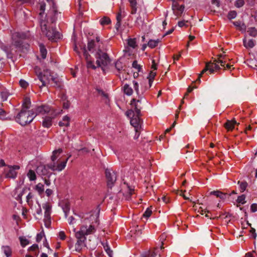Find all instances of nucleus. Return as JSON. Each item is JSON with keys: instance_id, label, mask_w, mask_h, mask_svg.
<instances>
[{"instance_id": "6", "label": "nucleus", "mask_w": 257, "mask_h": 257, "mask_svg": "<svg viewBox=\"0 0 257 257\" xmlns=\"http://www.w3.org/2000/svg\"><path fill=\"white\" fill-rule=\"evenodd\" d=\"M7 167L8 168H5L4 171L5 177L9 179H15L17 176L16 171L20 169V166L18 165H8Z\"/></svg>"}, {"instance_id": "44", "label": "nucleus", "mask_w": 257, "mask_h": 257, "mask_svg": "<svg viewBox=\"0 0 257 257\" xmlns=\"http://www.w3.org/2000/svg\"><path fill=\"white\" fill-rule=\"evenodd\" d=\"M127 44L130 47H131L134 49L137 46V45H136V40L135 38L128 39L127 40Z\"/></svg>"}, {"instance_id": "36", "label": "nucleus", "mask_w": 257, "mask_h": 257, "mask_svg": "<svg viewBox=\"0 0 257 257\" xmlns=\"http://www.w3.org/2000/svg\"><path fill=\"white\" fill-rule=\"evenodd\" d=\"M237 184L239 185V188L241 192H244L248 185V184L246 181L240 182V181H238Z\"/></svg>"}, {"instance_id": "58", "label": "nucleus", "mask_w": 257, "mask_h": 257, "mask_svg": "<svg viewBox=\"0 0 257 257\" xmlns=\"http://www.w3.org/2000/svg\"><path fill=\"white\" fill-rule=\"evenodd\" d=\"M133 67L137 69L139 72L141 71L142 69L141 66L138 64V62L136 60H135L132 64Z\"/></svg>"}, {"instance_id": "20", "label": "nucleus", "mask_w": 257, "mask_h": 257, "mask_svg": "<svg viewBox=\"0 0 257 257\" xmlns=\"http://www.w3.org/2000/svg\"><path fill=\"white\" fill-rule=\"evenodd\" d=\"M55 115L54 116H46L44 118L42 122L43 126L45 127H49L52 125V120L55 117Z\"/></svg>"}, {"instance_id": "31", "label": "nucleus", "mask_w": 257, "mask_h": 257, "mask_svg": "<svg viewBox=\"0 0 257 257\" xmlns=\"http://www.w3.org/2000/svg\"><path fill=\"white\" fill-rule=\"evenodd\" d=\"M31 106V100L29 97H25L23 103V108L25 110L29 109Z\"/></svg>"}, {"instance_id": "27", "label": "nucleus", "mask_w": 257, "mask_h": 257, "mask_svg": "<svg viewBox=\"0 0 257 257\" xmlns=\"http://www.w3.org/2000/svg\"><path fill=\"white\" fill-rule=\"evenodd\" d=\"M62 208L65 213V217H67L68 216V213L69 212L70 209V205L69 202L68 201L65 202L64 204L62 205Z\"/></svg>"}, {"instance_id": "59", "label": "nucleus", "mask_w": 257, "mask_h": 257, "mask_svg": "<svg viewBox=\"0 0 257 257\" xmlns=\"http://www.w3.org/2000/svg\"><path fill=\"white\" fill-rule=\"evenodd\" d=\"M244 4V2L243 0H237L235 2V6L237 8H240L242 7Z\"/></svg>"}, {"instance_id": "28", "label": "nucleus", "mask_w": 257, "mask_h": 257, "mask_svg": "<svg viewBox=\"0 0 257 257\" xmlns=\"http://www.w3.org/2000/svg\"><path fill=\"white\" fill-rule=\"evenodd\" d=\"M130 4V6L132 9L131 14H135L137 12V0H128Z\"/></svg>"}, {"instance_id": "46", "label": "nucleus", "mask_w": 257, "mask_h": 257, "mask_svg": "<svg viewBox=\"0 0 257 257\" xmlns=\"http://www.w3.org/2000/svg\"><path fill=\"white\" fill-rule=\"evenodd\" d=\"M115 68L118 72H120L123 69V65L121 62L119 60H118L115 63Z\"/></svg>"}, {"instance_id": "33", "label": "nucleus", "mask_w": 257, "mask_h": 257, "mask_svg": "<svg viewBox=\"0 0 257 257\" xmlns=\"http://www.w3.org/2000/svg\"><path fill=\"white\" fill-rule=\"evenodd\" d=\"M159 42H160V40L159 39H157L156 40H150L148 42L147 45L150 48H154L158 45Z\"/></svg>"}, {"instance_id": "7", "label": "nucleus", "mask_w": 257, "mask_h": 257, "mask_svg": "<svg viewBox=\"0 0 257 257\" xmlns=\"http://www.w3.org/2000/svg\"><path fill=\"white\" fill-rule=\"evenodd\" d=\"M86 235L83 233V230L80 229V230L75 233V237L77 239V241L75 244V250L77 251L80 252L81 250L82 247L81 246L86 240Z\"/></svg>"}, {"instance_id": "26", "label": "nucleus", "mask_w": 257, "mask_h": 257, "mask_svg": "<svg viewBox=\"0 0 257 257\" xmlns=\"http://www.w3.org/2000/svg\"><path fill=\"white\" fill-rule=\"evenodd\" d=\"M210 195L216 196L217 197L220 198L221 199H225L226 198L227 194L223 193L220 191L216 190L210 192Z\"/></svg>"}, {"instance_id": "52", "label": "nucleus", "mask_w": 257, "mask_h": 257, "mask_svg": "<svg viewBox=\"0 0 257 257\" xmlns=\"http://www.w3.org/2000/svg\"><path fill=\"white\" fill-rule=\"evenodd\" d=\"M237 13L234 11H230L227 15V18L228 19L231 20L235 18L236 17Z\"/></svg>"}, {"instance_id": "37", "label": "nucleus", "mask_w": 257, "mask_h": 257, "mask_svg": "<svg viewBox=\"0 0 257 257\" xmlns=\"http://www.w3.org/2000/svg\"><path fill=\"white\" fill-rule=\"evenodd\" d=\"M121 18H122V16H121V12H119L116 16L117 22H116V23L115 24V27L117 30H118L119 28L120 27V26L121 25Z\"/></svg>"}, {"instance_id": "18", "label": "nucleus", "mask_w": 257, "mask_h": 257, "mask_svg": "<svg viewBox=\"0 0 257 257\" xmlns=\"http://www.w3.org/2000/svg\"><path fill=\"white\" fill-rule=\"evenodd\" d=\"M80 230H83V233L86 235L93 233L95 231V228L93 225H90L89 228H87L86 225H82L80 227Z\"/></svg>"}, {"instance_id": "3", "label": "nucleus", "mask_w": 257, "mask_h": 257, "mask_svg": "<svg viewBox=\"0 0 257 257\" xmlns=\"http://www.w3.org/2000/svg\"><path fill=\"white\" fill-rule=\"evenodd\" d=\"M216 63H216L210 62L206 64L205 68L202 70L201 73L198 74L197 79L195 81H194V89L197 88L195 84L200 83L201 77L206 71H208L210 74H213L215 72L220 69V67Z\"/></svg>"}, {"instance_id": "10", "label": "nucleus", "mask_w": 257, "mask_h": 257, "mask_svg": "<svg viewBox=\"0 0 257 257\" xmlns=\"http://www.w3.org/2000/svg\"><path fill=\"white\" fill-rule=\"evenodd\" d=\"M68 159V158L66 159L65 161H63L58 164H56V163H50L48 164L47 166L49 169L52 171H61L65 167Z\"/></svg>"}, {"instance_id": "8", "label": "nucleus", "mask_w": 257, "mask_h": 257, "mask_svg": "<svg viewBox=\"0 0 257 257\" xmlns=\"http://www.w3.org/2000/svg\"><path fill=\"white\" fill-rule=\"evenodd\" d=\"M105 176L107 179V187L111 189L116 180V176L114 172L111 173L110 170L106 169Z\"/></svg>"}, {"instance_id": "17", "label": "nucleus", "mask_w": 257, "mask_h": 257, "mask_svg": "<svg viewBox=\"0 0 257 257\" xmlns=\"http://www.w3.org/2000/svg\"><path fill=\"white\" fill-rule=\"evenodd\" d=\"M52 16L50 17V21L52 23H54L56 22L57 20L56 15L58 14L57 8L56 5L54 2H52Z\"/></svg>"}, {"instance_id": "30", "label": "nucleus", "mask_w": 257, "mask_h": 257, "mask_svg": "<svg viewBox=\"0 0 257 257\" xmlns=\"http://www.w3.org/2000/svg\"><path fill=\"white\" fill-rule=\"evenodd\" d=\"M177 194H179L180 196H182L184 197V198L186 200H188L191 201V194H190V193H188V195H186L185 193L186 192V191L185 190L184 192H183L182 190L179 191L178 190L176 191Z\"/></svg>"}, {"instance_id": "57", "label": "nucleus", "mask_w": 257, "mask_h": 257, "mask_svg": "<svg viewBox=\"0 0 257 257\" xmlns=\"http://www.w3.org/2000/svg\"><path fill=\"white\" fill-rule=\"evenodd\" d=\"M152 213V211L151 209L149 208H148L147 209V210H146V211L143 214V216L144 217L148 218L151 216Z\"/></svg>"}, {"instance_id": "45", "label": "nucleus", "mask_w": 257, "mask_h": 257, "mask_svg": "<svg viewBox=\"0 0 257 257\" xmlns=\"http://www.w3.org/2000/svg\"><path fill=\"white\" fill-rule=\"evenodd\" d=\"M157 249V247H155L153 251L149 250L146 253V254H147L148 257H156L157 255V252L156 251V250Z\"/></svg>"}, {"instance_id": "47", "label": "nucleus", "mask_w": 257, "mask_h": 257, "mask_svg": "<svg viewBox=\"0 0 257 257\" xmlns=\"http://www.w3.org/2000/svg\"><path fill=\"white\" fill-rule=\"evenodd\" d=\"M51 79L54 83L53 86L58 88L61 87L60 82L56 78L54 77V76H52Z\"/></svg>"}, {"instance_id": "51", "label": "nucleus", "mask_w": 257, "mask_h": 257, "mask_svg": "<svg viewBox=\"0 0 257 257\" xmlns=\"http://www.w3.org/2000/svg\"><path fill=\"white\" fill-rule=\"evenodd\" d=\"M245 198V195L243 194L240 196H239L236 200V201L238 203H241L242 204H244L246 201H244Z\"/></svg>"}, {"instance_id": "5", "label": "nucleus", "mask_w": 257, "mask_h": 257, "mask_svg": "<svg viewBox=\"0 0 257 257\" xmlns=\"http://www.w3.org/2000/svg\"><path fill=\"white\" fill-rule=\"evenodd\" d=\"M28 114H27V110H25L24 108H22L21 111L17 115L16 120L21 125L25 126L32 122L35 118V116L33 117H31V119L28 120Z\"/></svg>"}, {"instance_id": "13", "label": "nucleus", "mask_w": 257, "mask_h": 257, "mask_svg": "<svg viewBox=\"0 0 257 257\" xmlns=\"http://www.w3.org/2000/svg\"><path fill=\"white\" fill-rule=\"evenodd\" d=\"M172 9L173 11V13L175 15L177 16H181L184 11V6L183 5L179 6L177 2L173 1L172 5Z\"/></svg>"}, {"instance_id": "9", "label": "nucleus", "mask_w": 257, "mask_h": 257, "mask_svg": "<svg viewBox=\"0 0 257 257\" xmlns=\"http://www.w3.org/2000/svg\"><path fill=\"white\" fill-rule=\"evenodd\" d=\"M45 34L49 40L53 42H56L61 38V35L59 32L53 28L49 29Z\"/></svg>"}, {"instance_id": "55", "label": "nucleus", "mask_w": 257, "mask_h": 257, "mask_svg": "<svg viewBox=\"0 0 257 257\" xmlns=\"http://www.w3.org/2000/svg\"><path fill=\"white\" fill-rule=\"evenodd\" d=\"M127 187L128 188L129 193L128 195H126L125 196V199L127 200H129L131 199V195L133 194L134 191V189L131 188L129 186H127Z\"/></svg>"}, {"instance_id": "22", "label": "nucleus", "mask_w": 257, "mask_h": 257, "mask_svg": "<svg viewBox=\"0 0 257 257\" xmlns=\"http://www.w3.org/2000/svg\"><path fill=\"white\" fill-rule=\"evenodd\" d=\"M256 42L253 39H250L247 42L246 38H245L243 40V46L246 49H251L255 45Z\"/></svg>"}, {"instance_id": "16", "label": "nucleus", "mask_w": 257, "mask_h": 257, "mask_svg": "<svg viewBox=\"0 0 257 257\" xmlns=\"http://www.w3.org/2000/svg\"><path fill=\"white\" fill-rule=\"evenodd\" d=\"M235 124L238 125L239 123H237L235 119H233L231 120H227L226 122L224 124V127L228 131H231L234 128Z\"/></svg>"}, {"instance_id": "42", "label": "nucleus", "mask_w": 257, "mask_h": 257, "mask_svg": "<svg viewBox=\"0 0 257 257\" xmlns=\"http://www.w3.org/2000/svg\"><path fill=\"white\" fill-rule=\"evenodd\" d=\"M100 24L102 26L108 25L111 23L110 19L107 17H103L100 21Z\"/></svg>"}, {"instance_id": "1", "label": "nucleus", "mask_w": 257, "mask_h": 257, "mask_svg": "<svg viewBox=\"0 0 257 257\" xmlns=\"http://www.w3.org/2000/svg\"><path fill=\"white\" fill-rule=\"evenodd\" d=\"M27 37V35L25 33L16 32L13 35V42L12 45L2 44L1 45L2 49L6 53L8 58H13L17 50L23 53L28 51L29 45L23 42V40L26 39Z\"/></svg>"}, {"instance_id": "60", "label": "nucleus", "mask_w": 257, "mask_h": 257, "mask_svg": "<svg viewBox=\"0 0 257 257\" xmlns=\"http://www.w3.org/2000/svg\"><path fill=\"white\" fill-rule=\"evenodd\" d=\"M1 95L3 101H5L8 98L9 93L6 91H4L1 92Z\"/></svg>"}, {"instance_id": "63", "label": "nucleus", "mask_w": 257, "mask_h": 257, "mask_svg": "<svg viewBox=\"0 0 257 257\" xmlns=\"http://www.w3.org/2000/svg\"><path fill=\"white\" fill-rule=\"evenodd\" d=\"M125 114L127 117L131 118L132 117V116H133V115H135L134 114V111L132 109H130L126 111L125 112Z\"/></svg>"}, {"instance_id": "54", "label": "nucleus", "mask_w": 257, "mask_h": 257, "mask_svg": "<svg viewBox=\"0 0 257 257\" xmlns=\"http://www.w3.org/2000/svg\"><path fill=\"white\" fill-rule=\"evenodd\" d=\"M41 28L42 32L44 34H45L47 32V31L48 30L47 29V25L46 24V23L44 22H43V21H41Z\"/></svg>"}, {"instance_id": "29", "label": "nucleus", "mask_w": 257, "mask_h": 257, "mask_svg": "<svg viewBox=\"0 0 257 257\" xmlns=\"http://www.w3.org/2000/svg\"><path fill=\"white\" fill-rule=\"evenodd\" d=\"M96 44H95V42L93 40H91L90 41H88L87 43V50L91 52H94L95 50V48L96 47Z\"/></svg>"}, {"instance_id": "35", "label": "nucleus", "mask_w": 257, "mask_h": 257, "mask_svg": "<svg viewBox=\"0 0 257 257\" xmlns=\"http://www.w3.org/2000/svg\"><path fill=\"white\" fill-rule=\"evenodd\" d=\"M3 249L7 257H10L12 255V250L9 246H3Z\"/></svg>"}, {"instance_id": "43", "label": "nucleus", "mask_w": 257, "mask_h": 257, "mask_svg": "<svg viewBox=\"0 0 257 257\" xmlns=\"http://www.w3.org/2000/svg\"><path fill=\"white\" fill-rule=\"evenodd\" d=\"M35 189L38 192L40 195H41L44 191V185L41 183H38L36 186Z\"/></svg>"}, {"instance_id": "34", "label": "nucleus", "mask_w": 257, "mask_h": 257, "mask_svg": "<svg viewBox=\"0 0 257 257\" xmlns=\"http://www.w3.org/2000/svg\"><path fill=\"white\" fill-rule=\"evenodd\" d=\"M250 36L256 37L257 36V29L255 27H250L247 31Z\"/></svg>"}, {"instance_id": "61", "label": "nucleus", "mask_w": 257, "mask_h": 257, "mask_svg": "<svg viewBox=\"0 0 257 257\" xmlns=\"http://www.w3.org/2000/svg\"><path fill=\"white\" fill-rule=\"evenodd\" d=\"M44 235V233L43 232H41L37 235L36 237V241L39 242L42 239L43 236Z\"/></svg>"}, {"instance_id": "25", "label": "nucleus", "mask_w": 257, "mask_h": 257, "mask_svg": "<svg viewBox=\"0 0 257 257\" xmlns=\"http://www.w3.org/2000/svg\"><path fill=\"white\" fill-rule=\"evenodd\" d=\"M49 169L46 165H42L37 167V172L38 174H41V175H45L48 173V170Z\"/></svg>"}, {"instance_id": "40", "label": "nucleus", "mask_w": 257, "mask_h": 257, "mask_svg": "<svg viewBox=\"0 0 257 257\" xmlns=\"http://www.w3.org/2000/svg\"><path fill=\"white\" fill-rule=\"evenodd\" d=\"M40 52L43 59H45L47 55V50L43 44L40 45Z\"/></svg>"}, {"instance_id": "41", "label": "nucleus", "mask_w": 257, "mask_h": 257, "mask_svg": "<svg viewBox=\"0 0 257 257\" xmlns=\"http://www.w3.org/2000/svg\"><path fill=\"white\" fill-rule=\"evenodd\" d=\"M27 176L31 181H34L36 179V175L33 170H30L27 174Z\"/></svg>"}, {"instance_id": "21", "label": "nucleus", "mask_w": 257, "mask_h": 257, "mask_svg": "<svg viewBox=\"0 0 257 257\" xmlns=\"http://www.w3.org/2000/svg\"><path fill=\"white\" fill-rule=\"evenodd\" d=\"M131 104L134 107V110L136 115L138 116H141V109H142V107L139 106L138 103H136V99L135 98H133L131 100Z\"/></svg>"}, {"instance_id": "56", "label": "nucleus", "mask_w": 257, "mask_h": 257, "mask_svg": "<svg viewBox=\"0 0 257 257\" xmlns=\"http://www.w3.org/2000/svg\"><path fill=\"white\" fill-rule=\"evenodd\" d=\"M19 83L20 86L23 88H26L29 85L28 83L23 79H21L19 81Z\"/></svg>"}, {"instance_id": "12", "label": "nucleus", "mask_w": 257, "mask_h": 257, "mask_svg": "<svg viewBox=\"0 0 257 257\" xmlns=\"http://www.w3.org/2000/svg\"><path fill=\"white\" fill-rule=\"evenodd\" d=\"M83 50V55L87 62V66L88 68H91L93 69H95L96 67L93 64V62L90 60L91 56L87 51L85 45H84L82 47Z\"/></svg>"}, {"instance_id": "14", "label": "nucleus", "mask_w": 257, "mask_h": 257, "mask_svg": "<svg viewBox=\"0 0 257 257\" xmlns=\"http://www.w3.org/2000/svg\"><path fill=\"white\" fill-rule=\"evenodd\" d=\"M35 112V117L39 114L49 113L51 111L50 107L48 105H41L33 108Z\"/></svg>"}, {"instance_id": "24", "label": "nucleus", "mask_w": 257, "mask_h": 257, "mask_svg": "<svg viewBox=\"0 0 257 257\" xmlns=\"http://www.w3.org/2000/svg\"><path fill=\"white\" fill-rule=\"evenodd\" d=\"M233 24L236 27L237 30L241 32H245L246 26L244 23H241L240 21H238L233 22Z\"/></svg>"}, {"instance_id": "49", "label": "nucleus", "mask_w": 257, "mask_h": 257, "mask_svg": "<svg viewBox=\"0 0 257 257\" xmlns=\"http://www.w3.org/2000/svg\"><path fill=\"white\" fill-rule=\"evenodd\" d=\"M19 239L21 242V244L23 247H25L26 245L29 243V241L23 237H20Z\"/></svg>"}, {"instance_id": "64", "label": "nucleus", "mask_w": 257, "mask_h": 257, "mask_svg": "<svg viewBox=\"0 0 257 257\" xmlns=\"http://www.w3.org/2000/svg\"><path fill=\"white\" fill-rule=\"evenodd\" d=\"M250 210L252 212H255L257 211V204L253 203L250 206Z\"/></svg>"}, {"instance_id": "32", "label": "nucleus", "mask_w": 257, "mask_h": 257, "mask_svg": "<svg viewBox=\"0 0 257 257\" xmlns=\"http://www.w3.org/2000/svg\"><path fill=\"white\" fill-rule=\"evenodd\" d=\"M123 92L127 95H131L133 93V89L127 84H125L123 86Z\"/></svg>"}, {"instance_id": "39", "label": "nucleus", "mask_w": 257, "mask_h": 257, "mask_svg": "<svg viewBox=\"0 0 257 257\" xmlns=\"http://www.w3.org/2000/svg\"><path fill=\"white\" fill-rule=\"evenodd\" d=\"M62 152V150L61 149H59L57 150H55L53 152V155L51 157L52 162L51 163H55V161L57 159V156H56V154L57 153L60 154Z\"/></svg>"}, {"instance_id": "11", "label": "nucleus", "mask_w": 257, "mask_h": 257, "mask_svg": "<svg viewBox=\"0 0 257 257\" xmlns=\"http://www.w3.org/2000/svg\"><path fill=\"white\" fill-rule=\"evenodd\" d=\"M43 207L45 209V225L47 227H48V225L50 224V214H51V206L47 203H45L43 205Z\"/></svg>"}, {"instance_id": "15", "label": "nucleus", "mask_w": 257, "mask_h": 257, "mask_svg": "<svg viewBox=\"0 0 257 257\" xmlns=\"http://www.w3.org/2000/svg\"><path fill=\"white\" fill-rule=\"evenodd\" d=\"M141 116H138L137 115H133V116L131 119L130 123L135 128L136 132H138V128L140 125L141 119L140 118Z\"/></svg>"}, {"instance_id": "23", "label": "nucleus", "mask_w": 257, "mask_h": 257, "mask_svg": "<svg viewBox=\"0 0 257 257\" xmlns=\"http://www.w3.org/2000/svg\"><path fill=\"white\" fill-rule=\"evenodd\" d=\"M198 212H199L202 215H203L204 213H205V216L210 219H214L217 218V217L215 216H213L212 214L208 210H206V209L204 210L201 207L199 208V210H198Z\"/></svg>"}, {"instance_id": "2", "label": "nucleus", "mask_w": 257, "mask_h": 257, "mask_svg": "<svg viewBox=\"0 0 257 257\" xmlns=\"http://www.w3.org/2000/svg\"><path fill=\"white\" fill-rule=\"evenodd\" d=\"M95 57L97 59L96 63L97 67H101L102 70L104 71L103 66H107L110 62V59L106 53L102 52L100 45L97 46Z\"/></svg>"}, {"instance_id": "48", "label": "nucleus", "mask_w": 257, "mask_h": 257, "mask_svg": "<svg viewBox=\"0 0 257 257\" xmlns=\"http://www.w3.org/2000/svg\"><path fill=\"white\" fill-rule=\"evenodd\" d=\"M103 247L105 250V251L106 252V253H107V254L108 255V256L109 257H112V250H111V249L110 248L109 246H108V244H103Z\"/></svg>"}, {"instance_id": "50", "label": "nucleus", "mask_w": 257, "mask_h": 257, "mask_svg": "<svg viewBox=\"0 0 257 257\" xmlns=\"http://www.w3.org/2000/svg\"><path fill=\"white\" fill-rule=\"evenodd\" d=\"M45 7H46V4L44 2L40 3V10L41 12L39 13V15L40 16H42L44 14V12L45 10Z\"/></svg>"}, {"instance_id": "19", "label": "nucleus", "mask_w": 257, "mask_h": 257, "mask_svg": "<svg viewBox=\"0 0 257 257\" xmlns=\"http://www.w3.org/2000/svg\"><path fill=\"white\" fill-rule=\"evenodd\" d=\"M218 56V60H215L214 61L220 63L221 66L224 67L227 61H229V59L227 57L226 55L224 54H219Z\"/></svg>"}, {"instance_id": "53", "label": "nucleus", "mask_w": 257, "mask_h": 257, "mask_svg": "<svg viewBox=\"0 0 257 257\" xmlns=\"http://www.w3.org/2000/svg\"><path fill=\"white\" fill-rule=\"evenodd\" d=\"M192 90H193V88L190 86H189L187 89V92L185 94L183 98L181 100V104L184 103V99L187 98L188 93L192 92Z\"/></svg>"}, {"instance_id": "38", "label": "nucleus", "mask_w": 257, "mask_h": 257, "mask_svg": "<svg viewBox=\"0 0 257 257\" xmlns=\"http://www.w3.org/2000/svg\"><path fill=\"white\" fill-rule=\"evenodd\" d=\"M156 75V72H153L152 71H150L149 76L147 77V79H149V83L150 87L152 86V82L153 80Z\"/></svg>"}, {"instance_id": "62", "label": "nucleus", "mask_w": 257, "mask_h": 257, "mask_svg": "<svg viewBox=\"0 0 257 257\" xmlns=\"http://www.w3.org/2000/svg\"><path fill=\"white\" fill-rule=\"evenodd\" d=\"M133 84H134V87L135 90L137 92V94L138 95H139L140 92L139 90V84H138V82L135 81H134Z\"/></svg>"}, {"instance_id": "4", "label": "nucleus", "mask_w": 257, "mask_h": 257, "mask_svg": "<svg viewBox=\"0 0 257 257\" xmlns=\"http://www.w3.org/2000/svg\"><path fill=\"white\" fill-rule=\"evenodd\" d=\"M35 69L39 80L42 82V85H40V88L43 86H47L50 84V80H51V78L53 76L50 69H45L43 70V72L39 73L37 72V69H39L38 67H36Z\"/></svg>"}]
</instances>
